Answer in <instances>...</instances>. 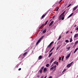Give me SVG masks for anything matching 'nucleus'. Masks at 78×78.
Here are the masks:
<instances>
[{"label":"nucleus","instance_id":"nucleus-56","mask_svg":"<svg viewBox=\"0 0 78 78\" xmlns=\"http://www.w3.org/2000/svg\"><path fill=\"white\" fill-rule=\"evenodd\" d=\"M62 61H63V59L62 58Z\"/></svg>","mask_w":78,"mask_h":78},{"label":"nucleus","instance_id":"nucleus-37","mask_svg":"<svg viewBox=\"0 0 78 78\" xmlns=\"http://www.w3.org/2000/svg\"><path fill=\"white\" fill-rule=\"evenodd\" d=\"M71 6V4H70L67 7V8H69V7H70Z\"/></svg>","mask_w":78,"mask_h":78},{"label":"nucleus","instance_id":"nucleus-18","mask_svg":"<svg viewBox=\"0 0 78 78\" xmlns=\"http://www.w3.org/2000/svg\"><path fill=\"white\" fill-rule=\"evenodd\" d=\"M66 48V49H68V50H69V49L70 48V46H67Z\"/></svg>","mask_w":78,"mask_h":78},{"label":"nucleus","instance_id":"nucleus-61","mask_svg":"<svg viewBox=\"0 0 78 78\" xmlns=\"http://www.w3.org/2000/svg\"><path fill=\"white\" fill-rule=\"evenodd\" d=\"M77 77H78V75H77Z\"/></svg>","mask_w":78,"mask_h":78},{"label":"nucleus","instance_id":"nucleus-39","mask_svg":"<svg viewBox=\"0 0 78 78\" xmlns=\"http://www.w3.org/2000/svg\"><path fill=\"white\" fill-rule=\"evenodd\" d=\"M53 51V50L51 49L50 50V53H51V51Z\"/></svg>","mask_w":78,"mask_h":78},{"label":"nucleus","instance_id":"nucleus-2","mask_svg":"<svg viewBox=\"0 0 78 78\" xmlns=\"http://www.w3.org/2000/svg\"><path fill=\"white\" fill-rule=\"evenodd\" d=\"M58 19L59 20H63L64 19V17L63 16L60 15L58 17Z\"/></svg>","mask_w":78,"mask_h":78},{"label":"nucleus","instance_id":"nucleus-48","mask_svg":"<svg viewBox=\"0 0 78 78\" xmlns=\"http://www.w3.org/2000/svg\"><path fill=\"white\" fill-rule=\"evenodd\" d=\"M69 31H67L66 33V34H67V33H69Z\"/></svg>","mask_w":78,"mask_h":78},{"label":"nucleus","instance_id":"nucleus-21","mask_svg":"<svg viewBox=\"0 0 78 78\" xmlns=\"http://www.w3.org/2000/svg\"><path fill=\"white\" fill-rule=\"evenodd\" d=\"M66 12V11H65L62 13L60 15H61V16H64L63 15L65 14V12Z\"/></svg>","mask_w":78,"mask_h":78},{"label":"nucleus","instance_id":"nucleus-22","mask_svg":"<svg viewBox=\"0 0 78 78\" xmlns=\"http://www.w3.org/2000/svg\"><path fill=\"white\" fill-rule=\"evenodd\" d=\"M66 12V11H65L62 13L60 15H61V16H64L63 15L65 14V12Z\"/></svg>","mask_w":78,"mask_h":78},{"label":"nucleus","instance_id":"nucleus-46","mask_svg":"<svg viewBox=\"0 0 78 78\" xmlns=\"http://www.w3.org/2000/svg\"><path fill=\"white\" fill-rule=\"evenodd\" d=\"M62 0H60L59 1L60 3H61V2H62Z\"/></svg>","mask_w":78,"mask_h":78},{"label":"nucleus","instance_id":"nucleus-29","mask_svg":"<svg viewBox=\"0 0 78 78\" xmlns=\"http://www.w3.org/2000/svg\"><path fill=\"white\" fill-rule=\"evenodd\" d=\"M61 36H59L58 38V40H59V39H61Z\"/></svg>","mask_w":78,"mask_h":78},{"label":"nucleus","instance_id":"nucleus-31","mask_svg":"<svg viewBox=\"0 0 78 78\" xmlns=\"http://www.w3.org/2000/svg\"><path fill=\"white\" fill-rule=\"evenodd\" d=\"M49 65V64H47L46 65V66L47 67H48Z\"/></svg>","mask_w":78,"mask_h":78},{"label":"nucleus","instance_id":"nucleus-3","mask_svg":"<svg viewBox=\"0 0 78 78\" xmlns=\"http://www.w3.org/2000/svg\"><path fill=\"white\" fill-rule=\"evenodd\" d=\"M53 41H52L51 43L47 47V49L48 48H51V46L52 44H53Z\"/></svg>","mask_w":78,"mask_h":78},{"label":"nucleus","instance_id":"nucleus-26","mask_svg":"<svg viewBox=\"0 0 78 78\" xmlns=\"http://www.w3.org/2000/svg\"><path fill=\"white\" fill-rule=\"evenodd\" d=\"M39 72H40V73H42V70L41 69H40L39 70Z\"/></svg>","mask_w":78,"mask_h":78},{"label":"nucleus","instance_id":"nucleus-10","mask_svg":"<svg viewBox=\"0 0 78 78\" xmlns=\"http://www.w3.org/2000/svg\"><path fill=\"white\" fill-rule=\"evenodd\" d=\"M61 46V45H58V47H57L56 50H58V49H59V48H60Z\"/></svg>","mask_w":78,"mask_h":78},{"label":"nucleus","instance_id":"nucleus-38","mask_svg":"<svg viewBox=\"0 0 78 78\" xmlns=\"http://www.w3.org/2000/svg\"><path fill=\"white\" fill-rule=\"evenodd\" d=\"M76 30H77V31H78V27H77L76 29Z\"/></svg>","mask_w":78,"mask_h":78},{"label":"nucleus","instance_id":"nucleus-45","mask_svg":"<svg viewBox=\"0 0 78 78\" xmlns=\"http://www.w3.org/2000/svg\"><path fill=\"white\" fill-rule=\"evenodd\" d=\"M49 78H52V76H50L49 77Z\"/></svg>","mask_w":78,"mask_h":78},{"label":"nucleus","instance_id":"nucleus-33","mask_svg":"<svg viewBox=\"0 0 78 78\" xmlns=\"http://www.w3.org/2000/svg\"><path fill=\"white\" fill-rule=\"evenodd\" d=\"M72 42V38H71L70 39V42Z\"/></svg>","mask_w":78,"mask_h":78},{"label":"nucleus","instance_id":"nucleus-49","mask_svg":"<svg viewBox=\"0 0 78 78\" xmlns=\"http://www.w3.org/2000/svg\"><path fill=\"white\" fill-rule=\"evenodd\" d=\"M76 27V25H75L74 26V27Z\"/></svg>","mask_w":78,"mask_h":78},{"label":"nucleus","instance_id":"nucleus-4","mask_svg":"<svg viewBox=\"0 0 78 78\" xmlns=\"http://www.w3.org/2000/svg\"><path fill=\"white\" fill-rule=\"evenodd\" d=\"M73 62H71L70 63L67 65V67H68V68L70 67H71V66H72V64H73Z\"/></svg>","mask_w":78,"mask_h":78},{"label":"nucleus","instance_id":"nucleus-12","mask_svg":"<svg viewBox=\"0 0 78 78\" xmlns=\"http://www.w3.org/2000/svg\"><path fill=\"white\" fill-rule=\"evenodd\" d=\"M70 55H71V54L69 53L68 55V56H67L66 57V59H68V58H69V57H70Z\"/></svg>","mask_w":78,"mask_h":78},{"label":"nucleus","instance_id":"nucleus-15","mask_svg":"<svg viewBox=\"0 0 78 78\" xmlns=\"http://www.w3.org/2000/svg\"><path fill=\"white\" fill-rule=\"evenodd\" d=\"M42 55H40L38 57V59H42Z\"/></svg>","mask_w":78,"mask_h":78},{"label":"nucleus","instance_id":"nucleus-30","mask_svg":"<svg viewBox=\"0 0 78 78\" xmlns=\"http://www.w3.org/2000/svg\"><path fill=\"white\" fill-rule=\"evenodd\" d=\"M65 42H66V43H68V42H69V40H66L65 41Z\"/></svg>","mask_w":78,"mask_h":78},{"label":"nucleus","instance_id":"nucleus-24","mask_svg":"<svg viewBox=\"0 0 78 78\" xmlns=\"http://www.w3.org/2000/svg\"><path fill=\"white\" fill-rule=\"evenodd\" d=\"M47 30L46 29H45L43 31V33H46Z\"/></svg>","mask_w":78,"mask_h":78},{"label":"nucleus","instance_id":"nucleus-1","mask_svg":"<svg viewBox=\"0 0 78 78\" xmlns=\"http://www.w3.org/2000/svg\"><path fill=\"white\" fill-rule=\"evenodd\" d=\"M44 37V36H42L38 41H37V42L36 44V45H37V44H39V42H41V40H42V39H43V37Z\"/></svg>","mask_w":78,"mask_h":78},{"label":"nucleus","instance_id":"nucleus-41","mask_svg":"<svg viewBox=\"0 0 78 78\" xmlns=\"http://www.w3.org/2000/svg\"><path fill=\"white\" fill-rule=\"evenodd\" d=\"M51 55L49 54V55H48V57H50L51 56Z\"/></svg>","mask_w":78,"mask_h":78},{"label":"nucleus","instance_id":"nucleus-44","mask_svg":"<svg viewBox=\"0 0 78 78\" xmlns=\"http://www.w3.org/2000/svg\"><path fill=\"white\" fill-rule=\"evenodd\" d=\"M50 55H51L53 54V52H51V53L49 54Z\"/></svg>","mask_w":78,"mask_h":78},{"label":"nucleus","instance_id":"nucleus-25","mask_svg":"<svg viewBox=\"0 0 78 78\" xmlns=\"http://www.w3.org/2000/svg\"><path fill=\"white\" fill-rule=\"evenodd\" d=\"M78 50V48H76L75 50V51H74V53H75V52H76V51H77V50Z\"/></svg>","mask_w":78,"mask_h":78},{"label":"nucleus","instance_id":"nucleus-54","mask_svg":"<svg viewBox=\"0 0 78 78\" xmlns=\"http://www.w3.org/2000/svg\"><path fill=\"white\" fill-rule=\"evenodd\" d=\"M41 27H40L39 28V29H41Z\"/></svg>","mask_w":78,"mask_h":78},{"label":"nucleus","instance_id":"nucleus-42","mask_svg":"<svg viewBox=\"0 0 78 78\" xmlns=\"http://www.w3.org/2000/svg\"><path fill=\"white\" fill-rule=\"evenodd\" d=\"M56 65H58V62H56Z\"/></svg>","mask_w":78,"mask_h":78},{"label":"nucleus","instance_id":"nucleus-36","mask_svg":"<svg viewBox=\"0 0 78 78\" xmlns=\"http://www.w3.org/2000/svg\"><path fill=\"white\" fill-rule=\"evenodd\" d=\"M66 69H65L63 71V72H66Z\"/></svg>","mask_w":78,"mask_h":78},{"label":"nucleus","instance_id":"nucleus-19","mask_svg":"<svg viewBox=\"0 0 78 78\" xmlns=\"http://www.w3.org/2000/svg\"><path fill=\"white\" fill-rule=\"evenodd\" d=\"M28 52H26L24 53L23 55L25 57V55H27V54Z\"/></svg>","mask_w":78,"mask_h":78},{"label":"nucleus","instance_id":"nucleus-7","mask_svg":"<svg viewBox=\"0 0 78 78\" xmlns=\"http://www.w3.org/2000/svg\"><path fill=\"white\" fill-rule=\"evenodd\" d=\"M25 57L24 56V55H20L19 56V58H22V59H23V58H24Z\"/></svg>","mask_w":78,"mask_h":78},{"label":"nucleus","instance_id":"nucleus-53","mask_svg":"<svg viewBox=\"0 0 78 78\" xmlns=\"http://www.w3.org/2000/svg\"><path fill=\"white\" fill-rule=\"evenodd\" d=\"M72 33H73V32H72V31H71V32L70 34H72Z\"/></svg>","mask_w":78,"mask_h":78},{"label":"nucleus","instance_id":"nucleus-58","mask_svg":"<svg viewBox=\"0 0 78 78\" xmlns=\"http://www.w3.org/2000/svg\"><path fill=\"white\" fill-rule=\"evenodd\" d=\"M43 31V30H42L41 31V32H42V31Z\"/></svg>","mask_w":78,"mask_h":78},{"label":"nucleus","instance_id":"nucleus-27","mask_svg":"<svg viewBox=\"0 0 78 78\" xmlns=\"http://www.w3.org/2000/svg\"><path fill=\"white\" fill-rule=\"evenodd\" d=\"M44 66H43L42 67H41V70H43V69H44Z\"/></svg>","mask_w":78,"mask_h":78},{"label":"nucleus","instance_id":"nucleus-32","mask_svg":"<svg viewBox=\"0 0 78 78\" xmlns=\"http://www.w3.org/2000/svg\"><path fill=\"white\" fill-rule=\"evenodd\" d=\"M59 61H61V57H59Z\"/></svg>","mask_w":78,"mask_h":78},{"label":"nucleus","instance_id":"nucleus-47","mask_svg":"<svg viewBox=\"0 0 78 78\" xmlns=\"http://www.w3.org/2000/svg\"><path fill=\"white\" fill-rule=\"evenodd\" d=\"M54 47H53L51 49V50H53V49H54Z\"/></svg>","mask_w":78,"mask_h":78},{"label":"nucleus","instance_id":"nucleus-9","mask_svg":"<svg viewBox=\"0 0 78 78\" xmlns=\"http://www.w3.org/2000/svg\"><path fill=\"white\" fill-rule=\"evenodd\" d=\"M47 71V69L46 68H44L43 70V72L44 73H45Z\"/></svg>","mask_w":78,"mask_h":78},{"label":"nucleus","instance_id":"nucleus-28","mask_svg":"<svg viewBox=\"0 0 78 78\" xmlns=\"http://www.w3.org/2000/svg\"><path fill=\"white\" fill-rule=\"evenodd\" d=\"M48 22V20H47L46 22L44 24V25H47V22Z\"/></svg>","mask_w":78,"mask_h":78},{"label":"nucleus","instance_id":"nucleus-59","mask_svg":"<svg viewBox=\"0 0 78 78\" xmlns=\"http://www.w3.org/2000/svg\"><path fill=\"white\" fill-rule=\"evenodd\" d=\"M59 3H60V2H59V3H58V4H59Z\"/></svg>","mask_w":78,"mask_h":78},{"label":"nucleus","instance_id":"nucleus-34","mask_svg":"<svg viewBox=\"0 0 78 78\" xmlns=\"http://www.w3.org/2000/svg\"><path fill=\"white\" fill-rule=\"evenodd\" d=\"M44 24H43L40 27H41V28L42 27H44Z\"/></svg>","mask_w":78,"mask_h":78},{"label":"nucleus","instance_id":"nucleus-11","mask_svg":"<svg viewBox=\"0 0 78 78\" xmlns=\"http://www.w3.org/2000/svg\"><path fill=\"white\" fill-rule=\"evenodd\" d=\"M46 15H47V13H45V14L43 15V16L41 17L42 18H41V19H43L44 17H45V16H46Z\"/></svg>","mask_w":78,"mask_h":78},{"label":"nucleus","instance_id":"nucleus-23","mask_svg":"<svg viewBox=\"0 0 78 78\" xmlns=\"http://www.w3.org/2000/svg\"><path fill=\"white\" fill-rule=\"evenodd\" d=\"M59 7H57L55 9V11H58V10L59 9Z\"/></svg>","mask_w":78,"mask_h":78},{"label":"nucleus","instance_id":"nucleus-51","mask_svg":"<svg viewBox=\"0 0 78 78\" xmlns=\"http://www.w3.org/2000/svg\"><path fill=\"white\" fill-rule=\"evenodd\" d=\"M43 77H44V76H42L41 77V78H43Z\"/></svg>","mask_w":78,"mask_h":78},{"label":"nucleus","instance_id":"nucleus-50","mask_svg":"<svg viewBox=\"0 0 78 78\" xmlns=\"http://www.w3.org/2000/svg\"><path fill=\"white\" fill-rule=\"evenodd\" d=\"M64 56H63V57L62 58V59H64Z\"/></svg>","mask_w":78,"mask_h":78},{"label":"nucleus","instance_id":"nucleus-5","mask_svg":"<svg viewBox=\"0 0 78 78\" xmlns=\"http://www.w3.org/2000/svg\"><path fill=\"white\" fill-rule=\"evenodd\" d=\"M56 66H54L53 67H51L50 69V70H53V69H54L53 70L54 71H55L56 70Z\"/></svg>","mask_w":78,"mask_h":78},{"label":"nucleus","instance_id":"nucleus-6","mask_svg":"<svg viewBox=\"0 0 78 78\" xmlns=\"http://www.w3.org/2000/svg\"><path fill=\"white\" fill-rule=\"evenodd\" d=\"M78 5H77L76 6L74 7V8L73 9V11H75L77 8H78Z\"/></svg>","mask_w":78,"mask_h":78},{"label":"nucleus","instance_id":"nucleus-17","mask_svg":"<svg viewBox=\"0 0 78 78\" xmlns=\"http://www.w3.org/2000/svg\"><path fill=\"white\" fill-rule=\"evenodd\" d=\"M54 60V58H53L51 60V61L50 62V63L51 64V63L53 62V61Z\"/></svg>","mask_w":78,"mask_h":78},{"label":"nucleus","instance_id":"nucleus-35","mask_svg":"<svg viewBox=\"0 0 78 78\" xmlns=\"http://www.w3.org/2000/svg\"><path fill=\"white\" fill-rule=\"evenodd\" d=\"M19 66V65L17 64L16 66V67H18Z\"/></svg>","mask_w":78,"mask_h":78},{"label":"nucleus","instance_id":"nucleus-43","mask_svg":"<svg viewBox=\"0 0 78 78\" xmlns=\"http://www.w3.org/2000/svg\"><path fill=\"white\" fill-rule=\"evenodd\" d=\"M18 70H21V68H19V69H18Z\"/></svg>","mask_w":78,"mask_h":78},{"label":"nucleus","instance_id":"nucleus-52","mask_svg":"<svg viewBox=\"0 0 78 78\" xmlns=\"http://www.w3.org/2000/svg\"><path fill=\"white\" fill-rule=\"evenodd\" d=\"M54 17H55V16H54L53 17H52L53 19V18H54Z\"/></svg>","mask_w":78,"mask_h":78},{"label":"nucleus","instance_id":"nucleus-20","mask_svg":"<svg viewBox=\"0 0 78 78\" xmlns=\"http://www.w3.org/2000/svg\"><path fill=\"white\" fill-rule=\"evenodd\" d=\"M77 44H78V40L76 41L74 44V45H76Z\"/></svg>","mask_w":78,"mask_h":78},{"label":"nucleus","instance_id":"nucleus-55","mask_svg":"<svg viewBox=\"0 0 78 78\" xmlns=\"http://www.w3.org/2000/svg\"><path fill=\"white\" fill-rule=\"evenodd\" d=\"M71 44H73V43H72Z\"/></svg>","mask_w":78,"mask_h":78},{"label":"nucleus","instance_id":"nucleus-14","mask_svg":"<svg viewBox=\"0 0 78 78\" xmlns=\"http://www.w3.org/2000/svg\"><path fill=\"white\" fill-rule=\"evenodd\" d=\"M73 14V13H72L68 17V19H69V18H70L71 16H72V15Z\"/></svg>","mask_w":78,"mask_h":78},{"label":"nucleus","instance_id":"nucleus-16","mask_svg":"<svg viewBox=\"0 0 78 78\" xmlns=\"http://www.w3.org/2000/svg\"><path fill=\"white\" fill-rule=\"evenodd\" d=\"M47 49H48V51H45V53H48V51L50 50V48H48L47 49Z\"/></svg>","mask_w":78,"mask_h":78},{"label":"nucleus","instance_id":"nucleus-40","mask_svg":"<svg viewBox=\"0 0 78 78\" xmlns=\"http://www.w3.org/2000/svg\"><path fill=\"white\" fill-rule=\"evenodd\" d=\"M56 61H55L54 62V64H56Z\"/></svg>","mask_w":78,"mask_h":78},{"label":"nucleus","instance_id":"nucleus-13","mask_svg":"<svg viewBox=\"0 0 78 78\" xmlns=\"http://www.w3.org/2000/svg\"><path fill=\"white\" fill-rule=\"evenodd\" d=\"M78 37V34H76L75 35H74V37L75 38H76V37Z\"/></svg>","mask_w":78,"mask_h":78},{"label":"nucleus","instance_id":"nucleus-57","mask_svg":"<svg viewBox=\"0 0 78 78\" xmlns=\"http://www.w3.org/2000/svg\"><path fill=\"white\" fill-rule=\"evenodd\" d=\"M39 76H37V77H39Z\"/></svg>","mask_w":78,"mask_h":78},{"label":"nucleus","instance_id":"nucleus-8","mask_svg":"<svg viewBox=\"0 0 78 78\" xmlns=\"http://www.w3.org/2000/svg\"><path fill=\"white\" fill-rule=\"evenodd\" d=\"M54 22V21H52L50 23L49 25V27H50L51 26V25H52L53 24Z\"/></svg>","mask_w":78,"mask_h":78},{"label":"nucleus","instance_id":"nucleus-60","mask_svg":"<svg viewBox=\"0 0 78 78\" xmlns=\"http://www.w3.org/2000/svg\"><path fill=\"white\" fill-rule=\"evenodd\" d=\"M60 62H61V61H60Z\"/></svg>","mask_w":78,"mask_h":78}]
</instances>
